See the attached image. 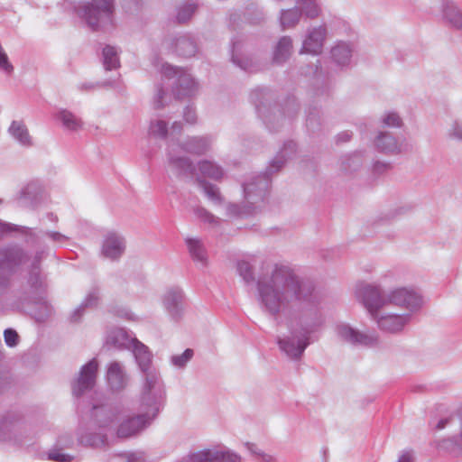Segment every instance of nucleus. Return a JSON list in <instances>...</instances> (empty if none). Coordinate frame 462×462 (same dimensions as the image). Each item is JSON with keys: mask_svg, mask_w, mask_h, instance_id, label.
Returning <instances> with one entry per match:
<instances>
[{"mask_svg": "<svg viewBox=\"0 0 462 462\" xmlns=\"http://www.w3.org/2000/svg\"><path fill=\"white\" fill-rule=\"evenodd\" d=\"M261 307L272 315L299 310V330L278 339L280 349L290 358L301 356L310 344V336L321 324L316 303L315 284L301 278L291 266L262 261L256 280Z\"/></svg>", "mask_w": 462, "mask_h": 462, "instance_id": "obj_1", "label": "nucleus"}, {"mask_svg": "<svg viewBox=\"0 0 462 462\" xmlns=\"http://www.w3.org/2000/svg\"><path fill=\"white\" fill-rule=\"evenodd\" d=\"M43 252L35 254L27 275L20 285L11 290L13 276L27 260V253L18 245L0 246V299L5 309L28 312L38 322H44L53 313L47 299V283L40 262Z\"/></svg>", "mask_w": 462, "mask_h": 462, "instance_id": "obj_2", "label": "nucleus"}, {"mask_svg": "<svg viewBox=\"0 0 462 462\" xmlns=\"http://www.w3.org/2000/svg\"><path fill=\"white\" fill-rule=\"evenodd\" d=\"M114 11V0H92L78 13L92 31H98L113 27Z\"/></svg>", "mask_w": 462, "mask_h": 462, "instance_id": "obj_3", "label": "nucleus"}, {"mask_svg": "<svg viewBox=\"0 0 462 462\" xmlns=\"http://www.w3.org/2000/svg\"><path fill=\"white\" fill-rule=\"evenodd\" d=\"M268 180L264 177H255L245 184V205L240 208L236 204L227 206V211L232 216H245L251 214L258 204L263 202L268 189Z\"/></svg>", "mask_w": 462, "mask_h": 462, "instance_id": "obj_4", "label": "nucleus"}, {"mask_svg": "<svg viewBox=\"0 0 462 462\" xmlns=\"http://www.w3.org/2000/svg\"><path fill=\"white\" fill-rule=\"evenodd\" d=\"M334 335L338 342L355 346L373 347L380 344V337L374 330L362 331L346 322L335 326Z\"/></svg>", "mask_w": 462, "mask_h": 462, "instance_id": "obj_5", "label": "nucleus"}, {"mask_svg": "<svg viewBox=\"0 0 462 462\" xmlns=\"http://www.w3.org/2000/svg\"><path fill=\"white\" fill-rule=\"evenodd\" d=\"M356 299L363 304L371 318L387 307V292L375 283L359 282L355 288Z\"/></svg>", "mask_w": 462, "mask_h": 462, "instance_id": "obj_6", "label": "nucleus"}, {"mask_svg": "<svg viewBox=\"0 0 462 462\" xmlns=\"http://www.w3.org/2000/svg\"><path fill=\"white\" fill-rule=\"evenodd\" d=\"M423 304L422 295L414 287L401 286L387 291V307L403 309L410 315L419 311Z\"/></svg>", "mask_w": 462, "mask_h": 462, "instance_id": "obj_7", "label": "nucleus"}, {"mask_svg": "<svg viewBox=\"0 0 462 462\" xmlns=\"http://www.w3.org/2000/svg\"><path fill=\"white\" fill-rule=\"evenodd\" d=\"M165 401L164 384L156 373L146 372V424L159 414Z\"/></svg>", "mask_w": 462, "mask_h": 462, "instance_id": "obj_8", "label": "nucleus"}, {"mask_svg": "<svg viewBox=\"0 0 462 462\" xmlns=\"http://www.w3.org/2000/svg\"><path fill=\"white\" fill-rule=\"evenodd\" d=\"M378 328L391 335L402 333L411 321L409 313H399L392 310V307H384L372 317Z\"/></svg>", "mask_w": 462, "mask_h": 462, "instance_id": "obj_9", "label": "nucleus"}, {"mask_svg": "<svg viewBox=\"0 0 462 462\" xmlns=\"http://www.w3.org/2000/svg\"><path fill=\"white\" fill-rule=\"evenodd\" d=\"M107 342L117 348H126L132 354L142 372H144V345L121 328H113L107 337Z\"/></svg>", "mask_w": 462, "mask_h": 462, "instance_id": "obj_10", "label": "nucleus"}, {"mask_svg": "<svg viewBox=\"0 0 462 462\" xmlns=\"http://www.w3.org/2000/svg\"><path fill=\"white\" fill-rule=\"evenodd\" d=\"M20 232L23 235L26 236V243L31 244L32 245H38L41 237V234H44L46 236H48L53 243L57 245H63L68 240L69 237L65 235L56 232V231H47V232H36L33 228L24 226H18L14 224L10 223H5L0 221V236L11 232Z\"/></svg>", "mask_w": 462, "mask_h": 462, "instance_id": "obj_11", "label": "nucleus"}, {"mask_svg": "<svg viewBox=\"0 0 462 462\" xmlns=\"http://www.w3.org/2000/svg\"><path fill=\"white\" fill-rule=\"evenodd\" d=\"M98 369L97 361L93 358L84 365L79 371V376L72 383V393L80 397L86 392L94 388Z\"/></svg>", "mask_w": 462, "mask_h": 462, "instance_id": "obj_12", "label": "nucleus"}, {"mask_svg": "<svg viewBox=\"0 0 462 462\" xmlns=\"http://www.w3.org/2000/svg\"><path fill=\"white\" fill-rule=\"evenodd\" d=\"M327 35L328 30L323 24L308 29L300 53L319 55L323 51Z\"/></svg>", "mask_w": 462, "mask_h": 462, "instance_id": "obj_13", "label": "nucleus"}, {"mask_svg": "<svg viewBox=\"0 0 462 462\" xmlns=\"http://www.w3.org/2000/svg\"><path fill=\"white\" fill-rule=\"evenodd\" d=\"M375 148L386 154H399L410 150L404 138H397L387 132H380L374 141Z\"/></svg>", "mask_w": 462, "mask_h": 462, "instance_id": "obj_14", "label": "nucleus"}, {"mask_svg": "<svg viewBox=\"0 0 462 462\" xmlns=\"http://www.w3.org/2000/svg\"><path fill=\"white\" fill-rule=\"evenodd\" d=\"M162 304L173 320H179L184 311V294L178 287L169 288L162 296Z\"/></svg>", "mask_w": 462, "mask_h": 462, "instance_id": "obj_15", "label": "nucleus"}, {"mask_svg": "<svg viewBox=\"0 0 462 462\" xmlns=\"http://www.w3.org/2000/svg\"><path fill=\"white\" fill-rule=\"evenodd\" d=\"M190 460L191 462H240L241 457L226 448H213L193 453Z\"/></svg>", "mask_w": 462, "mask_h": 462, "instance_id": "obj_16", "label": "nucleus"}, {"mask_svg": "<svg viewBox=\"0 0 462 462\" xmlns=\"http://www.w3.org/2000/svg\"><path fill=\"white\" fill-rule=\"evenodd\" d=\"M106 381L109 390L121 392L128 383V376L124 365L118 361H112L106 366Z\"/></svg>", "mask_w": 462, "mask_h": 462, "instance_id": "obj_17", "label": "nucleus"}, {"mask_svg": "<svg viewBox=\"0 0 462 462\" xmlns=\"http://www.w3.org/2000/svg\"><path fill=\"white\" fill-rule=\"evenodd\" d=\"M443 22L450 28L462 30V11L452 0H443L440 5Z\"/></svg>", "mask_w": 462, "mask_h": 462, "instance_id": "obj_18", "label": "nucleus"}, {"mask_svg": "<svg viewBox=\"0 0 462 462\" xmlns=\"http://www.w3.org/2000/svg\"><path fill=\"white\" fill-rule=\"evenodd\" d=\"M118 415V411L109 405H93L91 416L95 427L106 430Z\"/></svg>", "mask_w": 462, "mask_h": 462, "instance_id": "obj_19", "label": "nucleus"}, {"mask_svg": "<svg viewBox=\"0 0 462 462\" xmlns=\"http://www.w3.org/2000/svg\"><path fill=\"white\" fill-rule=\"evenodd\" d=\"M125 249L124 238L116 233H109L104 239L102 254L111 260L118 259Z\"/></svg>", "mask_w": 462, "mask_h": 462, "instance_id": "obj_20", "label": "nucleus"}, {"mask_svg": "<svg viewBox=\"0 0 462 462\" xmlns=\"http://www.w3.org/2000/svg\"><path fill=\"white\" fill-rule=\"evenodd\" d=\"M189 254L198 268L205 269L208 265V254L203 242L199 238H186Z\"/></svg>", "mask_w": 462, "mask_h": 462, "instance_id": "obj_21", "label": "nucleus"}, {"mask_svg": "<svg viewBox=\"0 0 462 462\" xmlns=\"http://www.w3.org/2000/svg\"><path fill=\"white\" fill-rule=\"evenodd\" d=\"M144 426V414L130 417L124 420L118 426L116 436L119 439H127L137 434Z\"/></svg>", "mask_w": 462, "mask_h": 462, "instance_id": "obj_22", "label": "nucleus"}, {"mask_svg": "<svg viewBox=\"0 0 462 462\" xmlns=\"http://www.w3.org/2000/svg\"><path fill=\"white\" fill-rule=\"evenodd\" d=\"M8 133L20 145L32 146V138L23 121L14 120L8 128Z\"/></svg>", "mask_w": 462, "mask_h": 462, "instance_id": "obj_23", "label": "nucleus"}, {"mask_svg": "<svg viewBox=\"0 0 462 462\" xmlns=\"http://www.w3.org/2000/svg\"><path fill=\"white\" fill-rule=\"evenodd\" d=\"M54 117L61 124L64 129L69 132H77L83 126L81 118L67 109H60Z\"/></svg>", "mask_w": 462, "mask_h": 462, "instance_id": "obj_24", "label": "nucleus"}, {"mask_svg": "<svg viewBox=\"0 0 462 462\" xmlns=\"http://www.w3.org/2000/svg\"><path fill=\"white\" fill-rule=\"evenodd\" d=\"M292 51V40L289 36L282 37L274 47L273 62L282 64L291 56Z\"/></svg>", "mask_w": 462, "mask_h": 462, "instance_id": "obj_25", "label": "nucleus"}, {"mask_svg": "<svg viewBox=\"0 0 462 462\" xmlns=\"http://www.w3.org/2000/svg\"><path fill=\"white\" fill-rule=\"evenodd\" d=\"M296 152V143L293 142H288L284 144L282 151L275 157V159L271 162L269 167V173H273L278 171L284 162L291 159Z\"/></svg>", "mask_w": 462, "mask_h": 462, "instance_id": "obj_26", "label": "nucleus"}, {"mask_svg": "<svg viewBox=\"0 0 462 462\" xmlns=\"http://www.w3.org/2000/svg\"><path fill=\"white\" fill-rule=\"evenodd\" d=\"M331 57L333 60L339 66H346L349 64L352 49L346 42H337L331 49Z\"/></svg>", "mask_w": 462, "mask_h": 462, "instance_id": "obj_27", "label": "nucleus"}, {"mask_svg": "<svg viewBox=\"0 0 462 462\" xmlns=\"http://www.w3.org/2000/svg\"><path fill=\"white\" fill-rule=\"evenodd\" d=\"M302 16L298 6L282 10L280 15V23L283 30L294 28L300 21Z\"/></svg>", "mask_w": 462, "mask_h": 462, "instance_id": "obj_28", "label": "nucleus"}, {"mask_svg": "<svg viewBox=\"0 0 462 462\" xmlns=\"http://www.w3.org/2000/svg\"><path fill=\"white\" fill-rule=\"evenodd\" d=\"M175 51L180 56L189 58L195 55L197 45L191 38L180 36L175 42Z\"/></svg>", "mask_w": 462, "mask_h": 462, "instance_id": "obj_29", "label": "nucleus"}, {"mask_svg": "<svg viewBox=\"0 0 462 462\" xmlns=\"http://www.w3.org/2000/svg\"><path fill=\"white\" fill-rule=\"evenodd\" d=\"M297 5L306 18L316 19L321 14V7L318 0H297Z\"/></svg>", "mask_w": 462, "mask_h": 462, "instance_id": "obj_30", "label": "nucleus"}, {"mask_svg": "<svg viewBox=\"0 0 462 462\" xmlns=\"http://www.w3.org/2000/svg\"><path fill=\"white\" fill-rule=\"evenodd\" d=\"M79 441L80 444L92 448H101L106 445L107 438L106 434L98 432V433H91L86 432L81 433L79 437Z\"/></svg>", "mask_w": 462, "mask_h": 462, "instance_id": "obj_31", "label": "nucleus"}, {"mask_svg": "<svg viewBox=\"0 0 462 462\" xmlns=\"http://www.w3.org/2000/svg\"><path fill=\"white\" fill-rule=\"evenodd\" d=\"M460 431L451 439H444L440 443V448L456 455L462 454V411L459 415Z\"/></svg>", "mask_w": 462, "mask_h": 462, "instance_id": "obj_32", "label": "nucleus"}, {"mask_svg": "<svg viewBox=\"0 0 462 462\" xmlns=\"http://www.w3.org/2000/svg\"><path fill=\"white\" fill-rule=\"evenodd\" d=\"M98 295L97 291L89 292L83 302L71 313L69 319L71 322H79L84 314L85 309L97 305Z\"/></svg>", "mask_w": 462, "mask_h": 462, "instance_id": "obj_33", "label": "nucleus"}, {"mask_svg": "<svg viewBox=\"0 0 462 462\" xmlns=\"http://www.w3.org/2000/svg\"><path fill=\"white\" fill-rule=\"evenodd\" d=\"M103 65L106 70L117 69L120 65L118 51L114 46L106 45L103 49Z\"/></svg>", "mask_w": 462, "mask_h": 462, "instance_id": "obj_34", "label": "nucleus"}, {"mask_svg": "<svg viewBox=\"0 0 462 462\" xmlns=\"http://www.w3.org/2000/svg\"><path fill=\"white\" fill-rule=\"evenodd\" d=\"M209 147V141L204 137H193L189 139L183 145V150L190 152L200 154L206 152Z\"/></svg>", "mask_w": 462, "mask_h": 462, "instance_id": "obj_35", "label": "nucleus"}, {"mask_svg": "<svg viewBox=\"0 0 462 462\" xmlns=\"http://www.w3.org/2000/svg\"><path fill=\"white\" fill-rule=\"evenodd\" d=\"M199 171L203 176L216 180H220L224 175L222 168L210 161L200 162Z\"/></svg>", "mask_w": 462, "mask_h": 462, "instance_id": "obj_36", "label": "nucleus"}, {"mask_svg": "<svg viewBox=\"0 0 462 462\" xmlns=\"http://www.w3.org/2000/svg\"><path fill=\"white\" fill-rule=\"evenodd\" d=\"M175 152V148L172 146L170 152V163L173 169L180 173H188L192 170L191 163L185 157H178L172 153Z\"/></svg>", "mask_w": 462, "mask_h": 462, "instance_id": "obj_37", "label": "nucleus"}, {"mask_svg": "<svg viewBox=\"0 0 462 462\" xmlns=\"http://www.w3.org/2000/svg\"><path fill=\"white\" fill-rule=\"evenodd\" d=\"M236 270L238 274L246 283H251L255 281L253 265L246 260H239L236 263Z\"/></svg>", "mask_w": 462, "mask_h": 462, "instance_id": "obj_38", "label": "nucleus"}, {"mask_svg": "<svg viewBox=\"0 0 462 462\" xmlns=\"http://www.w3.org/2000/svg\"><path fill=\"white\" fill-rule=\"evenodd\" d=\"M178 84L180 87L177 93L178 97L189 95L196 88V83L189 74H181L178 79Z\"/></svg>", "mask_w": 462, "mask_h": 462, "instance_id": "obj_39", "label": "nucleus"}, {"mask_svg": "<svg viewBox=\"0 0 462 462\" xmlns=\"http://www.w3.org/2000/svg\"><path fill=\"white\" fill-rule=\"evenodd\" d=\"M13 429V420L5 416L0 419V440L5 441L10 438V432Z\"/></svg>", "mask_w": 462, "mask_h": 462, "instance_id": "obj_40", "label": "nucleus"}, {"mask_svg": "<svg viewBox=\"0 0 462 462\" xmlns=\"http://www.w3.org/2000/svg\"><path fill=\"white\" fill-rule=\"evenodd\" d=\"M192 356H193V350L188 348L182 354L173 356L171 357V363L174 366L182 368L192 358Z\"/></svg>", "mask_w": 462, "mask_h": 462, "instance_id": "obj_41", "label": "nucleus"}, {"mask_svg": "<svg viewBox=\"0 0 462 462\" xmlns=\"http://www.w3.org/2000/svg\"><path fill=\"white\" fill-rule=\"evenodd\" d=\"M447 135L448 138L462 142V122L454 121L449 125Z\"/></svg>", "mask_w": 462, "mask_h": 462, "instance_id": "obj_42", "label": "nucleus"}, {"mask_svg": "<svg viewBox=\"0 0 462 462\" xmlns=\"http://www.w3.org/2000/svg\"><path fill=\"white\" fill-rule=\"evenodd\" d=\"M194 212L199 219L209 225H217L219 222L217 217L208 212L205 208H197L194 209Z\"/></svg>", "mask_w": 462, "mask_h": 462, "instance_id": "obj_43", "label": "nucleus"}, {"mask_svg": "<svg viewBox=\"0 0 462 462\" xmlns=\"http://www.w3.org/2000/svg\"><path fill=\"white\" fill-rule=\"evenodd\" d=\"M382 122L384 125L389 127H400L402 125V119L395 112H389L382 117Z\"/></svg>", "mask_w": 462, "mask_h": 462, "instance_id": "obj_44", "label": "nucleus"}, {"mask_svg": "<svg viewBox=\"0 0 462 462\" xmlns=\"http://www.w3.org/2000/svg\"><path fill=\"white\" fill-rule=\"evenodd\" d=\"M195 12V6L193 5H187L181 7L177 14V20L180 23H185L188 21Z\"/></svg>", "mask_w": 462, "mask_h": 462, "instance_id": "obj_45", "label": "nucleus"}, {"mask_svg": "<svg viewBox=\"0 0 462 462\" xmlns=\"http://www.w3.org/2000/svg\"><path fill=\"white\" fill-rule=\"evenodd\" d=\"M48 458L55 462H70L73 457L60 450H52L48 453Z\"/></svg>", "mask_w": 462, "mask_h": 462, "instance_id": "obj_46", "label": "nucleus"}, {"mask_svg": "<svg viewBox=\"0 0 462 462\" xmlns=\"http://www.w3.org/2000/svg\"><path fill=\"white\" fill-rule=\"evenodd\" d=\"M202 188H203L205 193L207 194V196L210 199H212L214 201H220L221 198H220V194H219L217 188H216L213 185L208 184V183H203Z\"/></svg>", "mask_w": 462, "mask_h": 462, "instance_id": "obj_47", "label": "nucleus"}, {"mask_svg": "<svg viewBox=\"0 0 462 462\" xmlns=\"http://www.w3.org/2000/svg\"><path fill=\"white\" fill-rule=\"evenodd\" d=\"M5 341L8 346H14L18 343V334L13 328H7L4 332Z\"/></svg>", "mask_w": 462, "mask_h": 462, "instance_id": "obj_48", "label": "nucleus"}, {"mask_svg": "<svg viewBox=\"0 0 462 462\" xmlns=\"http://www.w3.org/2000/svg\"><path fill=\"white\" fill-rule=\"evenodd\" d=\"M151 134L158 136H164L167 133V126L163 121H157L151 125Z\"/></svg>", "mask_w": 462, "mask_h": 462, "instance_id": "obj_49", "label": "nucleus"}, {"mask_svg": "<svg viewBox=\"0 0 462 462\" xmlns=\"http://www.w3.org/2000/svg\"><path fill=\"white\" fill-rule=\"evenodd\" d=\"M110 82L109 81H106V82H96V83H93V82H85V83H81L78 86V88L80 90V91H91V90H94L96 88H98L100 87H103V86H107L109 85Z\"/></svg>", "mask_w": 462, "mask_h": 462, "instance_id": "obj_50", "label": "nucleus"}, {"mask_svg": "<svg viewBox=\"0 0 462 462\" xmlns=\"http://www.w3.org/2000/svg\"><path fill=\"white\" fill-rule=\"evenodd\" d=\"M245 447L256 461L260 458V457L264 452L262 448H260L256 444H254V443L247 442V443H245Z\"/></svg>", "mask_w": 462, "mask_h": 462, "instance_id": "obj_51", "label": "nucleus"}, {"mask_svg": "<svg viewBox=\"0 0 462 462\" xmlns=\"http://www.w3.org/2000/svg\"><path fill=\"white\" fill-rule=\"evenodd\" d=\"M391 169V164L383 162H376L373 165V171L375 174H383Z\"/></svg>", "mask_w": 462, "mask_h": 462, "instance_id": "obj_52", "label": "nucleus"}, {"mask_svg": "<svg viewBox=\"0 0 462 462\" xmlns=\"http://www.w3.org/2000/svg\"><path fill=\"white\" fill-rule=\"evenodd\" d=\"M233 61L236 63L239 67H241L245 70H252L251 60L248 58L238 59L235 55H233Z\"/></svg>", "mask_w": 462, "mask_h": 462, "instance_id": "obj_53", "label": "nucleus"}, {"mask_svg": "<svg viewBox=\"0 0 462 462\" xmlns=\"http://www.w3.org/2000/svg\"><path fill=\"white\" fill-rule=\"evenodd\" d=\"M184 118L185 120L189 123V124H193L196 122V113L194 111V109L190 106H188L185 111H184Z\"/></svg>", "mask_w": 462, "mask_h": 462, "instance_id": "obj_54", "label": "nucleus"}, {"mask_svg": "<svg viewBox=\"0 0 462 462\" xmlns=\"http://www.w3.org/2000/svg\"><path fill=\"white\" fill-rule=\"evenodd\" d=\"M162 73L166 77H171L178 73V70L169 64H163L162 66Z\"/></svg>", "mask_w": 462, "mask_h": 462, "instance_id": "obj_55", "label": "nucleus"}, {"mask_svg": "<svg viewBox=\"0 0 462 462\" xmlns=\"http://www.w3.org/2000/svg\"><path fill=\"white\" fill-rule=\"evenodd\" d=\"M398 462H413V455L411 451H403L399 457Z\"/></svg>", "mask_w": 462, "mask_h": 462, "instance_id": "obj_56", "label": "nucleus"}, {"mask_svg": "<svg viewBox=\"0 0 462 462\" xmlns=\"http://www.w3.org/2000/svg\"><path fill=\"white\" fill-rule=\"evenodd\" d=\"M258 462H279L278 459L268 453L263 452L260 458L257 460Z\"/></svg>", "mask_w": 462, "mask_h": 462, "instance_id": "obj_57", "label": "nucleus"}, {"mask_svg": "<svg viewBox=\"0 0 462 462\" xmlns=\"http://www.w3.org/2000/svg\"><path fill=\"white\" fill-rule=\"evenodd\" d=\"M33 189V185L32 184H29L27 185L23 190H22V195L23 197H26L27 195H29L32 191V189Z\"/></svg>", "mask_w": 462, "mask_h": 462, "instance_id": "obj_58", "label": "nucleus"}, {"mask_svg": "<svg viewBox=\"0 0 462 462\" xmlns=\"http://www.w3.org/2000/svg\"><path fill=\"white\" fill-rule=\"evenodd\" d=\"M348 161L349 162L351 161L355 164L353 170H356V167L359 165V158H357V157L350 158V159H348Z\"/></svg>", "mask_w": 462, "mask_h": 462, "instance_id": "obj_59", "label": "nucleus"}, {"mask_svg": "<svg viewBox=\"0 0 462 462\" xmlns=\"http://www.w3.org/2000/svg\"><path fill=\"white\" fill-rule=\"evenodd\" d=\"M47 217H48V219H50L52 222H57L58 221L57 216L54 215L53 213H48L47 214Z\"/></svg>", "mask_w": 462, "mask_h": 462, "instance_id": "obj_60", "label": "nucleus"}, {"mask_svg": "<svg viewBox=\"0 0 462 462\" xmlns=\"http://www.w3.org/2000/svg\"><path fill=\"white\" fill-rule=\"evenodd\" d=\"M448 422V420H439V423H438V428L439 429H443Z\"/></svg>", "mask_w": 462, "mask_h": 462, "instance_id": "obj_61", "label": "nucleus"}, {"mask_svg": "<svg viewBox=\"0 0 462 462\" xmlns=\"http://www.w3.org/2000/svg\"><path fill=\"white\" fill-rule=\"evenodd\" d=\"M343 168L344 170L347 171V170H352L351 169V164L350 163H346V162H343Z\"/></svg>", "mask_w": 462, "mask_h": 462, "instance_id": "obj_62", "label": "nucleus"}, {"mask_svg": "<svg viewBox=\"0 0 462 462\" xmlns=\"http://www.w3.org/2000/svg\"><path fill=\"white\" fill-rule=\"evenodd\" d=\"M164 94V92L162 90H160L159 91V94H158V98L159 99H162V95Z\"/></svg>", "mask_w": 462, "mask_h": 462, "instance_id": "obj_63", "label": "nucleus"}, {"mask_svg": "<svg viewBox=\"0 0 462 462\" xmlns=\"http://www.w3.org/2000/svg\"><path fill=\"white\" fill-rule=\"evenodd\" d=\"M179 126V125L177 123H174L173 125H172V132L175 131V129Z\"/></svg>", "mask_w": 462, "mask_h": 462, "instance_id": "obj_64", "label": "nucleus"}]
</instances>
